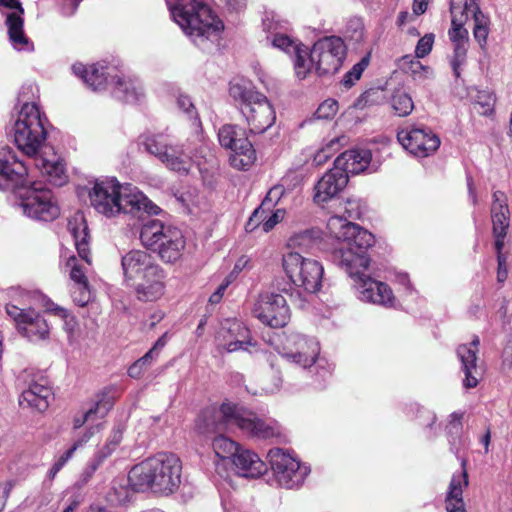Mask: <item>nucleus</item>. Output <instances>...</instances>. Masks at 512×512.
<instances>
[{
    "label": "nucleus",
    "instance_id": "nucleus-62",
    "mask_svg": "<svg viewBox=\"0 0 512 512\" xmlns=\"http://www.w3.org/2000/svg\"><path fill=\"white\" fill-rule=\"evenodd\" d=\"M497 262V281L499 283H504L508 277L507 256H499L497 258Z\"/></svg>",
    "mask_w": 512,
    "mask_h": 512
},
{
    "label": "nucleus",
    "instance_id": "nucleus-3",
    "mask_svg": "<svg viewBox=\"0 0 512 512\" xmlns=\"http://www.w3.org/2000/svg\"><path fill=\"white\" fill-rule=\"evenodd\" d=\"M172 19L202 50L218 45L224 24L204 0H165Z\"/></svg>",
    "mask_w": 512,
    "mask_h": 512
},
{
    "label": "nucleus",
    "instance_id": "nucleus-37",
    "mask_svg": "<svg viewBox=\"0 0 512 512\" xmlns=\"http://www.w3.org/2000/svg\"><path fill=\"white\" fill-rule=\"evenodd\" d=\"M463 412H453L448 416L445 427L450 449L457 452L462 442Z\"/></svg>",
    "mask_w": 512,
    "mask_h": 512
},
{
    "label": "nucleus",
    "instance_id": "nucleus-19",
    "mask_svg": "<svg viewBox=\"0 0 512 512\" xmlns=\"http://www.w3.org/2000/svg\"><path fill=\"white\" fill-rule=\"evenodd\" d=\"M253 315L272 328L285 326L290 319V309L283 295L266 292L260 294L253 307Z\"/></svg>",
    "mask_w": 512,
    "mask_h": 512
},
{
    "label": "nucleus",
    "instance_id": "nucleus-17",
    "mask_svg": "<svg viewBox=\"0 0 512 512\" xmlns=\"http://www.w3.org/2000/svg\"><path fill=\"white\" fill-rule=\"evenodd\" d=\"M346 46L339 37H326L317 41L311 49V61L315 62L318 75L334 74L343 64Z\"/></svg>",
    "mask_w": 512,
    "mask_h": 512
},
{
    "label": "nucleus",
    "instance_id": "nucleus-13",
    "mask_svg": "<svg viewBox=\"0 0 512 512\" xmlns=\"http://www.w3.org/2000/svg\"><path fill=\"white\" fill-rule=\"evenodd\" d=\"M18 207L22 213L37 221L49 222L59 217L61 211L53 192L39 183L21 186L17 192Z\"/></svg>",
    "mask_w": 512,
    "mask_h": 512
},
{
    "label": "nucleus",
    "instance_id": "nucleus-10",
    "mask_svg": "<svg viewBox=\"0 0 512 512\" xmlns=\"http://www.w3.org/2000/svg\"><path fill=\"white\" fill-rule=\"evenodd\" d=\"M478 1L464 0L462 6L460 3H457V0H451L452 28L448 34L453 44L468 43V31L463 26L469 16H471L474 21V38L481 47L485 46L489 34L490 19L480 10Z\"/></svg>",
    "mask_w": 512,
    "mask_h": 512
},
{
    "label": "nucleus",
    "instance_id": "nucleus-32",
    "mask_svg": "<svg viewBox=\"0 0 512 512\" xmlns=\"http://www.w3.org/2000/svg\"><path fill=\"white\" fill-rule=\"evenodd\" d=\"M72 70L92 90L100 91L105 88L108 73L104 66L98 64L86 66L82 63H75L72 66Z\"/></svg>",
    "mask_w": 512,
    "mask_h": 512
},
{
    "label": "nucleus",
    "instance_id": "nucleus-29",
    "mask_svg": "<svg viewBox=\"0 0 512 512\" xmlns=\"http://www.w3.org/2000/svg\"><path fill=\"white\" fill-rule=\"evenodd\" d=\"M68 231L70 232L79 257L87 264L91 265L89 250V233L83 213L76 212L68 220Z\"/></svg>",
    "mask_w": 512,
    "mask_h": 512
},
{
    "label": "nucleus",
    "instance_id": "nucleus-56",
    "mask_svg": "<svg viewBox=\"0 0 512 512\" xmlns=\"http://www.w3.org/2000/svg\"><path fill=\"white\" fill-rule=\"evenodd\" d=\"M284 216L285 210L283 209H276L271 214L267 212V218L262 225V231L266 233L271 231L278 223L284 219Z\"/></svg>",
    "mask_w": 512,
    "mask_h": 512
},
{
    "label": "nucleus",
    "instance_id": "nucleus-50",
    "mask_svg": "<svg viewBox=\"0 0 512 512\" xmlns=\"http://www.w3.org/2000/svg\"><path fill=\"white\" fill-rule=\"evenodd\" d=\"M72 299L80 307L86 306L91 300V292L87 283L76 284L72 290Z\"/></svg>",
    "mask_w": 512,
    "mask_h": 512
},
{
    "label": "nucleus",
    "instance_id": "nucleus-54",
    "mask_svg": "<svg viewBox=\"0 0 512 512\" xmlns=\"http://www.w3.org/2000/svg\"><path fill=\"white\" fill-rule=\"evenodd\" d=\"M95 428L89 427L82 435H80L72 444V446L63 453V455L69 460L73 457L74 453L82 448L94 435Z\"/></svg>",
    "mask_w": 512,
    "mask_h": 512
},
{
    "label": "nucleus",
    "instance_id": "nucleus-43",
    "mask_svg": "<svg viewBox=\"0 0 512 512\" xmlns=\"http://www.w3.org/2000/svg\"><path fill=\"white\" fill-rule=\"evenodd\" d=\"M177 106L179 109L183 110L189 117V119L192 120V126L195 132H202L201 129V122L199 120L198 114L195 110V107L187 95L180 94L177 97Z\"/></svg>",
    "mask_w": 512,
    "mask_h": 512
},
{
    "label": "nucleus",
    "instance_id": "nucleus-51",
    "mask_svg": "<svg viewBox=\"0 0 512 512\" xmlns=\"http://www.w3.org/2000/svg\"><path fill=\"white\" fill-rule=\"evenodd\" d=\"M434 40L435 35L433 33H427L421 37L415 48V57L420 59L427 56L433 48Z\"/></svg>",
    "mask_w": 512,
    "mask_h": 512
},
{
    "label": "nucleus",
    "instance_id": "nucleus-25",
    "mask_svg": "<svg viewBox=\"0 0 512 512\" xmlns=\"http://www.w3.org/2000/svg\"><path fill=\"white\" fill-rule=\"evenodd\" d=\"M157 265L152 255L144 250L133 249L128 251L121 258L125 285L128 286Z\"/></svg>",
    "mask_w": 512,
    "mask_h": 512
},
{
    "label": "nucleus",
    "instance_id": "nucleus-57",
    "mask_svg": "<svg viewBox=\"0 0 512 512\" xmlns=\"http://www.w3.org/2000/svg\"><path fill=\"white\" fill-rule=\"evenodd\" d=\"M499 212L509 213L506 196L501 191H495L493 194V202L491 206V215Z\"/></svg>",
    "mask_w": 512,
    "mask_h": 512
},
{
    "label": "nucleus",
    "instance_id": "nucleus-14",
    "mask_svg": "<svg viewBox=\"0 0 512 512\" xmlns=\"http://www.w3.org/2000/svg\"><path fill=\"white\" fill-rule=\"evenodd\" d=\"M268 459L276 482L286 489L301 486L310 473V468L306 464L281 448L271 449Z\"/></svg>",
    "mask_w": 512,
    "mask_h": 512
},
{
    "label": "nucleus",
    "instance_id": "nucleus-4",
    "mask_svg": "<svg viewBox=\"0 0 512 512\" xmlns=\"http://www.w3.org/2000/svg\"><path fill=\"white\" fill-rule=\"evenodd\" d=\"M91 206L105 217L119 214L136 215L144 211L157 215L160 208L150 201L137 187L121 184L115 178L98 179L89 191Z\"/></svg>",
    "mask_w": 512,
    "mask_h": 512
},
{
    "label": "nucleus",
    "instance_id": "nucleus-16",
    "mask_svg": "<svg viewBox=\"0 0 512 512\" xmlns=\"http://www.w3.org/2000/svg\"><path fill=\"white\" fill-rule=\"evenodd\" d=\"M369 263L370 258L367 256V263L365 265H355L353 272L345 271L355 282L358 298L363 302L383 307H393L396 299L392 289L386 283L377 281L364 274Z\"/></svg>",
    "mask_w": 512,
    "mask_h": 512
},
{
    "label": "nucleus",
    "instance_id": "nucleus-53",
    "mask_svg": "<svg viewBox=\"0 0 512 512\" xmlns=\"http://www.w3.org/2000/svg\"><path fill=\"white\" fill-rule=\"evenodd\" d=\"M340 213L347 219H357L361 216L360 204L356 199H347L340 202Z\"/></svg>",
    "mask_w": 512,
    "mask_h": 512
},
{
    "label": "nucleus",
    "instance_id": "nucleus-41",
    "mask_svg": "<svg viewBox=\"0 0 512 512\" xmlns=\"http://www.w3.org/2000/svg\"><path fill=\"white\" fill-rule=\"evenodd\" d=\"M121 441L122 429L117 427L112 430L104 446L101 447L94 456L97 457L101 462H104L116 450Z\"/></svg>",
    "mask_w": 512,
    "mask_h": 512
},
{
    "label": "nucleus",
    "instance_id": "nucleus-40",
    "mask_svg": "<svg viewBox=\"0 0 512 512\" xmlns=\"http://www.w3.org/2000/svg\"><path fill=\"white\" fill-rule=\"evenodd\" d=\"M401 67L407 69L414 80L423 81L433 76L430 67L423 65L419 60L413 59L411 56H404L401 60Z\"/></svg>",
    "mask_w": 512,
    "mask_h": 512
},
{
    "label": "nucleus",
    "instance_id": "nucleus-60",
    "mask_svg": "<svg viewBox=\"0 0 512 512\" xmlns=\"http://www.w3.org/2000/svg\"><path fill=\"white\" fill-rule=\"evenodd\" d=\"M69 461L63 454L54 462L52 467L48 470L46 475L45 483L49 482V484L54 480L58 472L66 465Z\"/></svg>",
    "mask_w": 512,
    "mask_h": 512
},
{
    "label": "nucleus",
    "instance_id": "nucleus-58",
    "mask_svg": "<svg viewBox=\"0 0 512 512\" xmlns=\"http://www.w3.org/2000/svg\"><path fill=\"white\" fill-rule=\"evenodd\" d=\"M103 464L97 457H93L83 470L80 481L82 484L87 483L93 476V474L96 472V470Z\"/></svg>",
    "mask_w": 512,
    "mask_h": 512
},
{
    "label": "nucleus",
    "instance_id": "nucleus-35",
    "mask_svg": "<svg viewBox=\"0 0 512 512\" xmlns=\"http://www.w3.org/2000/svg\"><path fill=\"white\" fill-rule=\"evenodd\" d=\"M115 396L109 390L103 391L93 408L86 411L83 416L74 419V428L79 429L85 423L93 422L98 418H104L114 405Z\"/></svg>",
    "mask_w": 512,
    "mask_h": 512
},
{
    "label": "nucleus",
    "instance_id": "nucleus-49",
    "mask_svg": "<svg viewBox=\"0 0 512 512\" xmlns=\"http://www.w3.org/2000/svg\"><path fill=\"white\" fill-rule=\"evenodd\" d=\"M338 111V102L334 99H327L323 101L315 112L317 119L329 120L332 119Z\"/></svg>",
    "mask_w": 512,
    "mask_h": 512
},
{
    "label": "nucleus",
    "instance_id": "nucleus-2",
    "mask_svg": "<svg viewBox=\"0 0 512 512\" xmlns=\"http://www.w3.org/2000/svg\"><path fill=\"white\" fill-rule=\"evenodd\" d=\"M244 434L258 439H269L279 435L276 423L260 419L255 413L232 403H223L220 407L205 408L196 420V430L202 435H213L212 447L217 457L233 459L240 446L224 435L234 427Z\"/></svg>",
    "mask_w": 512,
    "mask_h": 512
},
{
    "label": "nucleus",
    "instance_id": "nucleus-42",
    "mask_svg": "<svg viewBox=\"0 0 512 512\" xmlns=\"http://www.w3.org/2000/svg\"><path fill=\"white\" fill-rule=\"evenodd\" d=\"M391 103L395 113L401 117L409 115L414 108L411 96L402 91H397L393 95Z\"/></svg>",
    "mask_w": 512,
    "mask_h": 512
},
{
    "label": "nucleus",
    "instance_id": "nucleus-20",
    "mask_svg": "<svg viewBox=\"0 0 512 512\" xmlns=\"http://www.w3.org/2000/svg\"><path fill=\"white\" fill-rule=\"evenodd\" d=\"M397 139L405 150L416 157L433 154L440 146L439 137L427 127H405L398 131Z\"/></svg>",
    "mask_w": 512,
    "mask_h": 512
},
{
    "label": "nucleus",
    "instance_id": "nucleus-34",
    "mask_svg": "<svg viewBox=\"0 0 512 512\" xmlns=\"http://www.w3.org/2000/svg\"><path fill=\"white\" fill-rule=\"evenodd\" d=\"M51 390L44 384L32 383L24 390L20 396L19 404L34 408L38 411H44L48 408Z\"/></svg>",
    "mask_w": 512,
    "mask_h": 512
},
{
    "label": "nucleus",
    "instance_id": "nucleus-64",
    "mask_svg": "<svg viewBox=\"0 0 512 512\" xmlns=\"http://www.w3.org/2000/svg\"><path fill=\"white\" fill-rule=\"evenodd\" d=\"M64 321V330L72 334L77 327V320L67 309L65 310V316H59Z\"/></svg>",
    "mask_w": 512,
    "mask_h": 512
},
{
    "label": "nucleus",
    "instance_id": "nucleus-8",
    "mask_svg": "<svg viewBox=\"0 0 512 512\" xmlns=\"http://www.w3.org/2000/svg\"><path fill=\"white\" fill-rule=\"evenodd\" d=\"M229 94L239 107L251 133H263L275 123L273 105L250 80L234 79L230 82Z\"/></svg>",
    "mask_w": 512,
    "mask_h": 512
},
{
    "label": "nucleus",
    "instance_id": "nucleus-23",
    "mask_svg": "<svg viewBox=\"0 0 512 512\" xmlns=\"http://www.w3.org/2000/svg\"><path fill=\"white\" fill-rule=\"evenodd\" d=\"M0 6L13 10L6 16V26L8 29L9 40L17 51L30 52L33 50V43L25 35L23 29L24 9L18 0H0Z\"/></svg>",
    "mask_w": 512,
    "mask_h": 512
},
{
    "label": "nucleus",
    "instance_id": "nucleus-33",
    "mask_svg": "<svg viewBox=\"0 0 512 512\" xmlns=\"http://www.w3.org/2000/svg\"><path fill=\"white\" fill-rule=\"evenodd\" d=\"M113 80V94L117 99L136 103L144 96L143 87L137 79L115 76Z\"/></svg>",
    "mask_w": 512,
    "mask_h": 512
},
{
    "label": "nucleus",
    "instance_id": "nucleus-38",
    "mask_svg": "<svg viewBox=\"0 0 512 512\" xmlns=\"http://www.w3.org/2000/svg\"><path fill=\"white\" fill-rule=\"evenodd\" d=\"M293 55L294 69L299 79L305 78L313 69L315 70V62L311 61V52L308 53L304 45H302Z\"/></svg>",
    "mask_w": 512,
    "mask_h": 512
},
{
    "label": "nucleus",
    "instance_id": "nucleus-6",
    "mask_svg": "<svg viewBox=\"0 0 512 512\" xmlns=\"http://www.w3.org/2000/svg\"><path fill=\"white\" fill-rule=\"evenodd\" d=\"M145 150L161 161L167 169L180 175H188L199 157L206 156L207 146L202 132H195L185 144L173 143L168 135L155 134L143 140Z\"/></svg>",
    "mask_w": 512,
    "mask_h": 512
},
{
    "label": "nucleus",
    "instance_id": "nucleus-24",
    "mask_svg": "<svg viewBox=\"0 0 512 512\" xmlns=\"http://www.w3.org/2000/svg\"><path fill=\"white\" fill-rule=\"evenodd\" d=\"M480 340L474 336L469 344H462L457 348V356L461 362L464 373L463 385L466 388H474L482 377V367L478 363Z\"/></svg>",
    "mask_w": 512,
    "mask_h": 512
},
{
    "label": "nucleus",
    "instance_id": "nucleus-12",
    "mask_svg": "<svg viewBox=\"0 0 512 512\" xmlns=\"http://www.w3.org/2000/svg\"><path fill=\"white\" fill-rule=\"evenodd\" d=\"M277 352L288 362L308 369L317 364L323 368L320 344L314 338L296 331L283 332L275 345Z\"/></svg>",
    "mask_w": 512,
    "mask_h": 512
},
{
    "label": "nucleus",
    "instance_id": "nucleus-21",
    "mask_svg": "<svg viewBox=\"0 0 512 512\" xmlns=\"http://www.w3.org/2000/svg\"><path fill=\"white\" fill-rule=\"evenodd\" d=\"M28 170L9 146L0 147V190L8 191L24 184Z\"/></svg>",
    "mask_w": 512,
    "mask_h": 512
},
{
    "label": "nucleus",
    "instance_id": "nucleus-7",
    "mask_svg": "<svg viewBox=\"0 0 512 512\" xmlns=\"http://www.w3.org/2000/svg\"><path fill=\"white\" fill-rule=\"evenodd\" d=\"M180 459L171 453H159L135 465L129 472V481L139 488L149 487L155 493L171 494L181 482Z\"/></svg>",
    "mask_w": 512,
    "mask_h": 512
},
{
    "label": "nucleus",
    "instance_id": "nucleus-15",
    "mask_svg": "<svg viewBox=\"0 0 512 512\" xmlns=\"http://www.w3.org/2000/svg\"><path fill=\"white\" fill-rule=\"evenodd\" d=\"M218 139L222 147L232 151L230 163L234 168L245 170L255 161V150L243 128L237 125H224L219 129Z\"/></svg>",
    "mask_w": 512,
    "mask_h": 512
},
{
    "label": "nucleus",
    "instance_id": "nucleus-47",
    "mask_svg": "<svg viewBox=\"0 0 512 512\" xmlns=\"http://www.w3.org/2000/svg\"><path fill=\"white\" fill-rule=\"evenodd\" d=\"M369 65V56L363 57L358 63H356L351 70H349L343 79V84L350 88L355 81L359 80L364 70Z\"/></svg>",
    "mask_w": 512,
    "mask_h": 512
},
{
    "label": "nucleus",
    "instance_id": "nucleus-61",
    "mask_svg": "<svg viewBox=\"0 0 512 512\" xmlns=\"http://www.w3.org/2000/svg\"><path fill=\"white\" fill-rule=\"evenodd\" d=\"M311 242V232L304 231L292 237L290 239V246L292 247H301L309 248V243Z\"/></svg>",
    "mask_w": 512,
    "mask_h": 512
},
{
    "label": "nucleus",
    "instance_id": "nucleus-39",
    "mask_svg": "<svg viewBox=\"0 0 512 512\" xmlns=\"http://www.w3.org/2000/svg\"><path fill=\"white\" fill-rule=\"evenodd\" d=\"M416 423L423 428V433L426 438L432 439L438 434V427L436 424V414L426 408H419L417 410Z\"/></svg>",
    "mask_w": 512,
    "mask_h": 512
},
{
    "label": "nucleus",
    "instance_id": "nucleus-27",
    "mask_svg": "<svg viewBox=\"0 0 512 512\" xmlns=\"http://www.w3.org/2000/svg\"><path fill=\"white\" fill-rule=\"evenodd\" d=\"M371 159L372 154L370 150L351 149L339 155L334 162V166L346 173L349 178L350 174H359L368 169Z\"/></svg>",
    "mask_w": 512,
    "mask_h": 512
},
{
    "label": "nucleus",
    "instance_id": "nucleus-52",
    "mask_svg": "<svg viewBox=\"0 0 512 512\" xmlns=\"http://www.w3.org/2000/svg\"><path fill=\"white\" fill-rule=\"evenodd\" d=\"M475 102L482 108V110H480L479 113L483 115H488L493 112L495 97L488 91H479L476 96Z\"/></svg>",
    "mask_w": 512,
    "mask_h": 512
},
{
    "label": "nucleus",
    "instance_id": "nucleus-1",
    "mask_svg": "<svg viewBox=\"0 0 512 512\" xmlns=\"http://www.w3.org/2000/svg\"><path fill=\"white\" fill-rule=\"evenodd\" d=\"M33 95V86H23L18 95L21 104L20 111L13 126L14 142L18 149L29 157L35 158V165L48 181L56 186H62L67 181L64 163L46 145L47 118L34 101H29L28 95Z\"/></svg>",
    "mask_w": 512,
    "mask_h": 512
},
{
    "label": "nucleus",
    "instance_id": "nucleus-5",
    "mask_svg": "<svg viewBox=\"0 0 512 512\" xmlns=\"http://www.w3.org/2000/svg\"><path fill=\"white\" fill-rule=\"evenodd\" d=\"M331 237L338 241L332 251L333 262L345 271L353 272L355 265L367 263L368 249L374 243V236L354 224L343 215H333L327 221Z\"/></svg>",
    "mask_w": 512,
    "mask_h": 512
},
{
    "label": "nucleus",
    "instance_id": "nucleus-18",
    "mask_svg": "<svg viewBox=\"0 0 512 512\" xmlns=\"http://www.w3.org/2000/svg\"><path fill=\"white\" fill-rule=\"evenodd\" d=\"M6 312L14 320L18 332L30 342L37 343L49 339L50 327L40 313L11 304L6 306Z\"/></svg>",
    "mask_w": 512,
    "mask_h": 512
},
{
    "label": "nucleus",
    "instance_id": "nucleus-44",
    "mask_svg": "<svg viewBox=\"0 0 512 512\" xmlns=\"http://www.w3.org/2000/svg\"><path fill=\"white\" fill-rule=\"evenodd\" d=\"M453 46H454V52H453V56L450 60V64H451L454 76L456 78H459L461 75V67L466 62L468 43H458V44H453Z\"/></svg>",
    "mask_w": 512,
    "mask_h": 512
},
{
    "label": "nucleus",
    "instance_id": "nucleus-48",
    "mask_svg": "<svg viewBox=\"0 0 512 512\" xmlns=\"http://www.w3.org/2000/svg\"><path fill=\"white\" fill-rule=\"evenodd\" d=\"M267 210H269V208L263 206V204L254 210L245 226L247 232H252L259 227L262 228V225L267 218Z\"/></svg>",
    "mask_w": 512,
    "mask_h": 512
},
{
    "label": "nucleus",
    "instance_id": "nucleus-11",
    "mask_svg": "<svg viewBox=\"0 0 512 512\" xmlns=\"http://www.w3.org/2000/svg\"><path fill=\"white\" fill-rule=\"evenodd\" d=\"M282 267L295 288L301 289L307 295L320 291L324 267L318 260L290 251L283 255Z\"/></svg>",
    "mask_w": 512,
    "mask_h": 512
},
{
    "label": "nucleus",
    "instance_id": "nucleus-36",
    "mask_svg": "<svg viewBox=\"0 0 512 512\" xmlns=\"http://www.w3.org/2000/svg\"><path fill=\"white\" fill-rule=\"evenodd\" d=\"M264 26L269 33L267 39L271 42V45L274 48H277L287 54H294L302 46V44L297 40L279 31L277 26L273 27L268 20L264 21Z\"/></svg>",
    "mask_w": 512,
    "mask_h": 512
},
{
    "label": "nucleus",
    "instance_id": "nucleus-26",
    "mask_svg": "<svg viewBox=\"0 0 512 512\" xmlns=\"http://www.w3.org/2000/svg\"><path fill=\"white\" fill-rule=\"evenodd\" d=\"M346 173L335 166L327 171L315 184L313 200L318 205H323L335 198L347 185Z\"/></svg>",
    "mask_w": 512,
    "mask_h": 512
},
{
    "label": "nucleus",
    "instance_id": "nucleus-22",
    "mask_svg": "<svg viewBox=\"0 0 512 512\" xmlns=\"http://www.w3.org/2000/svg\"><path fill=\"white\" fill-rule=\"evenodd\" d=\"M166 277L165 270L158 264L153 269L148 270L146 274L131 282L127 287L133 290L139 301L154 302L165 293Z\"/></svg>",
    "mask_w": 512,
    "mask_h": 512
},
{
    "label": "nucleus",
    "instance_id": "nucleus-55",
    "mask_svg": "<svg viewBox=\"0 0 512 512\" xmlns=\"http://www.w3.org/2000/svg\"><path fill=\"white\" fill-rule=\"evenodd\" d=\"M493 224V233L506 234V230L509 226V213H495L491 215Z\"/></svg>",
    "mask_w": 512,
    "mask_h": 512
},
{
    "label": "nucleus",
    "instance_id": "nucleus-31",
    "mask_svg": "<svg viewBox=\"0 0 512 512\" xmlns=\"http://www.w3.org/2000/svg\"><path fill=\"white\" fill-rule=\"evenodd\" d=\"M228 336L223 335L219 339V348L226 352H235L238 350H247L251 345L249 330L239 322H233L228 328Z\"/></svg>",
    "mask_w": 512,
    "mask_h": 512
},
{
    "label": "nucleus",
    "instance_id": "nucleus-45",
    "mask_svg": "<svg viewBox=\"0 0 512 512\" xmlns=\"http://www.w3.org/2000/svg\"><path fill=\"white\" fill-rule=\"evenodd\" d=\"M66 266L69 268V276L74 285L88 282L85 271L86 267L75 256L68 258Z\"/></svg>",
    "mask_w": 512,
    "mask_h": 512
},
{
    "label": "nucleus",
    "instance_id": "nucleus-63",
    "mask_svg": "<svg viewBox=\"0 0 512 512\" xmlns=\"http://www.w3.org/2000/svg\"><path fill=\"white\" fill-rule=\"evenodd\" d=\"M14 486L12 481L0 483V512L4 509L7 498Z\"/></svg>",
    "mask_w": 512,
    "mask_h": 512
},
{
    "label": "nucleus",
    "instance_id": "nucleus-9",
    "mask_svg": "<svg viewBox=\"0 0 512 512\" xmlns=\"http://www.w3.org/2000/svg\"><path fill=\"white\" fill-rule=\"evenodd\" d=\"M140 239L144 246L156 251L165 263L179 260L186 245L181 230L164 225L156 219L149 220L142 226Z\"/></svg>",
    "mask_w": 512,
    "mask_h": 512
},
{
    "label": "nucleus",
    "instance_id": "nucleus-46",
    "mask_svg": "<svg viewBox=\"0 0 512 512\" xmlns=\"http://www.w3.org/2000/svg\"><path fill=\"white\" fill-rule=\"evenodd\" d=\"M340 138L331 139L324 147L314 155V163L321 166L340 149Z\"/></svg>",
    "mask_w": 512,
    "mask_h": 512
},
{
    "label": "nucleus",
    "instance_id": "nucleus-30",
    "mask_svg": "<svg viewBox=\"0 0 512 512\" xmlns=\"http://www.w3.org/2000/svg\"><path fill=\"white\" fill-rule=\"evenodd\" d=\"M237 474L245 478H258L266 471L265 463L257 454L247 449H240L232 459Z\"/></svg>",
    "mask_w": 512,
    "mask_h": 512
},
{
    "label": "nucleus",
    "instance_id": "nucleus-59",
    "mask_svg": "<svg viewBox=\"0 0 512 512\" xmlns=\"http://www.w3.org/2000/svg\"><path fill=\"white\" fill-rule=\"evenodd\" d=\"M283 193L284 188L282 186H274L268 191L265 199L263 200V206L270 209L271 206H274L279 201Z\"/></svg>",
    "mask_w": 512,
    "mask_h": 512
},
{
    "label": "nucleus",
    "instance_id": "nucleus-28",
    "mask_svg": "<svg viewBox=\"0 0 512 512\" xmlns=\"http://www.w3.org/2000/svg\"><path fill=\"white\" fill-rule=\"evenodd\" d=\"M461 471L453 474L445 497V509L447 512H464L465 503L463 490L468 486V473L465 469V460L461 463Z\"/></svg>",
    "mask_w": 512,
    "mask_h": 512
}]
</instances>
